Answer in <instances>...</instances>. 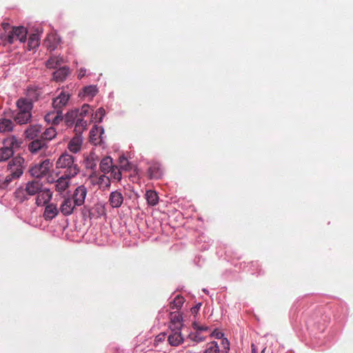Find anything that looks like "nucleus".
<instances>
[{"instance_id": "1", "label": "nucleus", "mask_w": 353, "mask_h": 353, "mask_svg": "<svg viewBox=\"0 0 353 353\" xmlns=\"http://www.w3.org/2000/svg\"><path fill=\"white\" fill-rule=\"evenodd\" d=\"M57 168L65 169V173L68 177H74L79 172V168L77 163H74V158L73 156L67 152L63 153L57 159L56 162Z\"/></svg>"}, {"instance_id": "55", "label": "nucleus", "mask_w": 353, "mask_h": 353, "mask_svg": "<svg viewBox=\"0 0 353 353\" xmlns=\"http://www.w3.org/2000/svg\"><path fill=\"white\" fill-rule=\"evenodd\" d=\"M318 328H319V330H324V327H318Z\"/></svg>"}, {"instance_id": "47", "label": "nucleus", "mask_w": 353, "mask_h": 353, "mask_svg": "<svg viewBox=\"0 0 353 353\" xmlns=\"http://www.w3.org/2000/svg\"><path fill=\"white\" fill-rule=\"evenodd\" d=\"M192 327L194 330H199V331H205L208 330V327H205V326H200L199 325V324L196 323V322H194L192 323Z\"/></svg>"}, {"instance_id": "4", "label": "nucleus", "mask_w": 353, "mask_h": 353, "mask_svg": "<svg viewBox=\"0 0 353 353\" xmlns=\"http://www.w3.org/2000/svg\"><path fill=\"white\" fill-rule=\"evenodd\" d=\"M23 174V169L21 166L16 167L14 170L10 168V172L6 176L0 175V188L6 189L10 183L18 179Z\"/></svg>"}, {"instance_id": "39", "label": "nucleus", "mask_w": 353, "mask_h": 353, "mask_svg": "<svg viewBox=\"0 0 353 353\" xmlns=\"http://www.w3.org/2000/svg\"><path fill=\"white\" fill-rule=\"evenodd\" d=\"M110 172H111V176L115 180L119 181L121 179V172L117 167H113Z\"/></svg>"}, {"instance_id": "12", "label": "nucleus", "mask_w": 353, "mask_h": 353, "mask_svg": "<svg viewBox=\"0 0 353 353\" xmlns=\"http://www.w3.org/2000/svg\"><path fill=\"white\" fill-rule=\"evenodd\" d=\"M89 179L91 180L92 183L98 184L100 186V188L103 190L107 189L110 186V180L109 177L105 174H102L98 177L96 174H92L90 176Z\"/></svg>"}, {"instance_id": "25", "label": "nucleus", "mask_w": 353, "mask_h": 353, "mask_svg": "<svg viewBox=\"0 0 353 353\" xmlns=\"http://www.w3.org/2000/svg\"><path fill=\"white\" fill-rule=\"evenodd\" d=\"M79 117V110H74L68 112L65 117V122L68 126H70L76 123L77 119Z\"/></svg>"}, {"instance_id": "17", "label": "nucleus", "mask_w": 353, "mask_h": 353, "mask_svg": "<svg viewBox=\"0 0 353 353\" xmlns=\"http://www.w3.org/2000/svg\"><path fill=\"white\" fill-rule=\"evenodd\" d=\"M72 177H68L66 174L59 177L55 182V190L59 192H64L69 187V181Z\"/></svg>"}, {"instance_id": "18", "label": "nucleus", "mask_w": 353, "mask_h": 353, "mask_svg": "<svg viewBox=\"0 0 353 353\" xmlns=\"http://www.w3.org/2000/svg\"><path fill=\"white\" fill-rule=\"evenodd\" d=\"M48 146L41 138L33 139L28 145V150L31 153H37L43 148Z\"/></svg>"}, {"instance_id": "30", "label": "nucleus", "mask_w": 353, "mask_h": 353, "mask_svg": "<svg viewBox=\"0 0 353 353\" xmlns=\"http://www.w3.org/2000/svg\"><path fill=\"white\" fill-rule=\"evenodd\" d=\"M14 197L17 200H18L20 203L23 202L28 199V195L27 192L25 191V188L20 187L17 188L14 193Z\"/></svg>"}, {"instance_id": "33", "label": "nucleus", "mask_w": 353, "mask_h": 353, "mask_svg": "<svg viewBox=\"0 0 353 353\" xmlns=\"http://www.w3.org/2000/svg\"><path fill=\"white\" fill-rule=\"evenodd\" d=\"M170 321L172 323H176V325L183 324L182 314L179 312H170Z\"/></svg>"}, {"instance_id": "34", "label": "nucleus", "mask_w": 353, "mask_h": 353, "mask_svg": "<svg viewBox=\"0 0 353 353\" xmlns=\"http://www.w3.org/2000/svg\"><path fill=\"white\" fill-rule=\"evenodd\" d=\"M97 88L94 85H89L83 88V97L92 98L97 93Z\"/></svg>"}, {"instance_id": "45", "label": "nucleus", "mask_w": 353, "mask_h": 353, "mask_svg": "<svg viewBox=\"0 0 353 353\" xmlns=\"http://www.w3.org/2000/svg\"><path fill=\"white\" fill-rule=\"evenodd\" d=\"M8 36H9V32L6 33V32L3 30H0V39L5 43H8V37H7Z\"/></svg>"}, {"instance_id": "28", "label": "nucleus", "mask_w": 353, "mask_h": 353, "mask_svg": "<svg viewBox=\"0 0 353 353\" xmlns=\"http://www.w3.org/2000/svg\"><path fill=\"white\" fill-rule=\"evenodd\" d=\"M40 37L39 34L34 33L30 35L28 38V50H31L39 46Z\"/></svg>"}, {"instance_id": "19", "label": "nucleus", "mask_w": 353, "mask_h": 353, "mask_svg": "<svg viewBox=\"0 0 353 353\" xmlns=\"http://www.w3.org/2000/svg\"><path fill=\"white\" fill-rule=\"evenodd\" d=\"M82 145V138L80 135L76 134L68 143V150L73 152H78L81 148Z\"/></svg>"}, {"instance_id": "3", "label": "nucleus", "mask_w": 353, "mask_h": 353, "mask_svg": "<svg viewBox=\"0 0 353 353\" xmlns=\"http://www.w3.org/2000/svg\"><path fill=\"white\" fill-rule=\"evenodd\" d=\"M53 165L52 162L49 159L34 165L30 168V173L32 176L37 179L41 178L48 174Z\"/></svg>"}, {"instance_id": "13", "label": "nucleus", "mask_w": 353, "mask_h": 353, "mask_svg": "<svg viewBox=\"0 0 353 353\" xmlns=\"http://www.w3.org/2000/svg\"><path fill=\"white\" fill-rule=\"evenodd\" d=\"M123 199L122 193L119 190H115L110 193L108 201L111 207L118 208L121 206Z\"/></svg>"}, {"instance_id": "51", "label": "nucleus", "mask_w": 353, "mask_h": 353, "mask_svg": "<svg viewBox=\"0 0 353 353\" xmlns=\"http://www.w3.org/2000/svg\"><path fill=\"white\" fill-rule=\"evenodd\" d=\"M201 304L199 303L198 305H196V306L193 307L191 308V312L192 314H196L198 312V311L200 309V307H201Z\"/></svg>"}, {"instance_id": "14", "label": "nucleus", "mask_w": 353, "mask_h": 353, "mask_svg": "<svg viewBox=\"0 0 353 353\" xmlns=\"http://www.w3.org/2000/svg\"><path fill=\"white\" fill-rule=\"evenodd\" d=\"M168 341V343L173 347H177L182 344L184 341V338L182 335L181 330L169 332Z\"/></svg>"}, {"instance_id": "52", "label": "nucleus", "mask_w": 353, "mask_h": 353, "mask_svg": "<svg viewBox=\"0 0 353 353\" xmlns=\"http://www.w3.org/2000/svg\"><path fill=\"white\" fill-rule=\"evenodd\" d=\"M251 348H252V353H257V347L256 346L254 345V344H252L251 345Z\"/></svg>"}, {"instance_id": "10", "label": "nucleus", "mask_w": 353, "mask_h": 353, "mask_svg": "<svg viewBox=\"0 0 353 353\" xmlns=\"http://www.w3.org/2000/svg\"><path fill=\"white\" fill-rule=\"evenodd\" d=\"M70 99L69 94L61 91L52 101V106L55 110H59L65 106Z\"/></svg>"}, {"instance_id": "37", "label": "nucleus", "mask_w": 353, "mask_h": 353, "mask_svg": "<svg viewBox=\"0 0 353 353\" xmlns=\"http://www.w3.org/2000/svg\"><path fill=\"white\" fill-rule=\"evenodd\" d=\"M85 166L87 169H95L97 163L95 161L94 157L92 155H90L85 159Z\"/></svg>"}, {"instance_id": "35", "label": "nucleus", "mask_w": 353, "mask_h": 353, "mask_svg": "<svg viewBox=\"0 0 353 353\" xmlns=\"http://www.w3.org/2000/svg\"><path fill=\"white\" fill-rule=\"evenodd\" d=\"M219 347L216 341L208 343L204 353H219Z\"/></svg>"}, {"instance_id": "26", "label": "nucleus", "mask_w": 353, "mask_h": 353, "mask_svg": "<svg viewBox=\"0 0 353 353\" xmlns=\"http://www.w3.org/2000/svg\"><path fill=\"white\" fill-rule=\"evenodd\" d=\"M14 123L10 119H0V132H10L13 130Z\"/></svg>"}, {"instance_id": "11", "label": "nucleus", "mask_w": 353, "mask_h": 353, "mask_svg": "<svg viewBox=\"0 0 353 353\" xmlns=\"http://www.w3.org/2000/svg\"><path fill=\"white\" fill-rule=\"evenodd\" d=\"M36 204L38 206H42L48 204L52 199V192L49 189H42L37 194Z\"/></svg>"}, {"instance_id": "27", "label": "nucleus", "mask_w": 353, "mask_h": 353, "mask_svg": "<svg viewBox=\"0 0 353 353\" xmlns=\"http://www.w3.org/2000/svg\"><path fill=\"white\" fill-rule=\"evenodd\" d=\"M145 198L150 205L154 206L159 202V196L154 190H148L145 194Z\"/></svg>"}, {"instance_id": "49", "label": "nucleus", "mask_w": 353, "mask_h": 353, "mask_svg": "<svg viewBox=\"0 0 353 353\" xmlns=\"http://www.w3.org/2000/svg\"><path fill=\"white\" fill-rule=\"evenodd\" d=\"M222 343H223V347L225 349V353H228V352L230 350L229 341L226 339H224L222 340Z\"/></svg>"}, {"instance_id": "6", "label": "nucleus", "mask_w": 353, "mask_h": 353, "mask_svg": "<svg viewBox=\"0 0 353 353\" xmlns=\"http://www.w3.org/2000/svg\"><path fill=\"white\" fill-rule=\"evenodd\" d=\"M87 188L83 185L78 186L74 190L72 196H70L74 203V205L78 207L83 205L87 195Z\"/></svg>"}, {"instance_id": "5", "label": "nucleus", "mask_w": 353, "mask_h": 353, "mask_svg": "<svg viewBox=\"0 0 353 353\" xmlns=\"http://www.w3.org/2000/svg\"><path fill=\"white\" fill-rule=\"evenodd\" d=\"M28 31L23 26L12 27V30H9L8 43L12 44L16 41L23 43L26 40Z\"/></svg>"}, {"instance_id": "48", "label": "nucleus", "mask_w": 353, "mask_h": 353, "mask_svg": "<svg viewBox=\"0 0 353 353\" xmlns=\"http://www.w3.org/2000/svg\"><path fill=\"white\" fill-rule=\"evenodd\" d=\"M99 130V129L98 128H92L90 130V136L92 140H97V138H95V136L97 135V133L98 132Z\"/></svg>"}, {"instance_id": "46", "label": "nucleus", "mask_w": 353, "mask_h": 353, "mask_svg": "<svg viewBox=\"0 0 353 353\" xmlns=\"http://www.w3.org/2000/svg\"><path fill=\"white\" fill-rule=\"evenodd\" d=\"M1 29H0V30H3L4 32H6V33L8 32L9 30H12V27H10V25L9 23L8 22H3L1 23Z\"/></svg>"}, {"instance_id": "44", "label": "nucleus", "mask_w": 353, "mask_h": 353, "mask_svg": "<svg viewBox=\"0 0 353 353\" xmlns=\"http://www.w3.org/2000/svg\"><path fill=\"white\" fill-rule=\"evenodd\" d=\"M189 337L191 339V340L196 341V342H201L204 340V338L202 336H200L199 334H189Z\"/></svg>"}, {"instance_id": "24", "label": "nucleus", "mask_w": 353, "mask_h": 353, "mask_svg": "<svg viewBox=\"0 0 353 353\" xmlns=\"http://www.w3.org/2000/svg\"><path fill=\"white\" fill-rule=\"evenodd\" d=\"M114 166L112 159L110 157L103 158L100 163V170L104 173H108Z\"/></svg>"}, {"instance_id": "53", "label": "nucleus", "mask_w": 353, "mask_h": 353, "mask_svg": "<svg viewBox=\"0 0 353 353\" xmlns=\"http://www.w3.org/2000/svg\"><path fill=\"white\" fill-rule=\"evenodd\" d=\"M222 335H223V334H222L221 332H218V333H216V336L217 338H219V337L222 336Z\"/></svg>"}, {"instance_id": "15", "label": "nucleus", "mask_w": 353, "mask_h": 353, "mask_svg": "<svg viewBox=\"0 0 353 353\" xmlns=\"http://www.w3.org/2000/svg\"><path fill=\"white\" fill-rule=\"evenodd\" d=\"M59 209H58L56 204L48 203L46 205L43 212V218L46 221H50L55 218L59 214Z\"/></svg>"}, {"instance_id": "31", "label": "nucleus", "mask_w": 353, "mask_h": 353, "mask_svg": "<svg viewBox=\"0 0 353 353\" xmlns=\"http://www.w3.org/2000/svg\"><path fill=\"white\" fill-rule=\"evenodd\" d=\"M63 63L61 57H52L46 62V66L49 68H54Z\"/></svg>"}, {"instance_id": "41", "label": "nucleus", "mask_w": 353, "mask_h": 353, "mask_svg": "<svg viewBox=\"0 0 353 353\" xmlns=\"http://www.w3.org/2000/svg\"><path fill=\"white\" fill-rule=\"evenodd\" d=\"M183 326V324L176 325V323H172L170 321L168 325L169 332H177L179 330H182Z\"/></svg>"}, {"instance_id": "21", "label": "nucleus", "mask_w": 353, "mask_h": 353, "mask_svg": "<svg viewBox=\"0 0 353 353\" xmlns=\"http://www.w3.org/2000/svg\"><path fill=\"white\" fill-rule=\"evenodd\" d=\"M32 118V114L23 112H19L14 116L16 123L23 125L28 123Z\"/></svg>"}, {"instance_id": "2", "label": "nucleus", "mask_w": 353, "mask_h": 353, "mask_svg": "<svg viewBox=\"0 0 353 353\" xmlns=\"http://www.w3.org/2000/svg\"><path fill=\"white\" fill-rule=\"evenodd\" d=\"M21 139L15 136H11L3 141L4 146L0 148V161H5L9 159L14 154V151L21 147Z\"/></svg>"}, {"instance_id": "36", "label": "nucleus", "mask_w": 353, "mask_h": 353, "mask_svg": "<svg viewBox=\"0 0 353 353\" xmlns=\"http://www.w3.org/2000/svg\"><path fill=\"white\" fill-rule=\"evenodd\" d=\"M87 121L83 120V117H78L75 124V131L81 132L82 130L86 129Z\"/></svg>"}, {"instance_id": "54", "label": "nucleus", "mask_w": 353, "mask_h": 353, "mask_svg": "<svg viewBox=\"0 0 353 353\" xmlns=\"http://www.w3.org/2000/svg\"><path fill=\"white\" fill-rule=\"evenodd\" d=\"M265 350H266V347H264V348L262 350V351H261V353H265Z\"/></svg>"}, {"instance_id": "43", "label": "nucleus", "mask_w": 353, "mask_h": 353, "mask_svg": "<svg viewBox=\"0 0 353 353\" xmlns=\"http://www.w3.org/2000/svg\"><path fill=\"white\" fill-rule=\"evenodd\" d=\"M166 337V334L165 332H161L158 334L154 339V345H158L159 343L162 342L165 340Z\"/></svg>"}, {"instance_id": "42", "label": "nucleus", "mask_w": 353, "mask_h": 353, "mask_svg": "<svg viewBox=\"0 0 353 353\" xmlns=\"http://www.w3.org/2000/svg\"><path fill=\"white\" fill-rule=\"evenodd\" d=\"M105 110L103 108H99L94 114V119H98L99 122L102 121L103 117L105 115Z\"/></svg>"}, {"instance_id": "38", "label": "nucleus", "mask_w": 353, "mask_h": 353, "mask_svg": "<svg viewBox=\"0 0 353 353\" xmlns=\"http://www.w3.org/2000/svg\"><path fill=\"white\" fill-rule=\"evenodd\" d=\"M119 165L120 168L124 170H130L131 169V166L128 159L124 157H121L119 158Z\"/></svg>"}, {"instance_id": "8", "label": "nucleus", "mask_w": 353, "mask_h": 353, "mask_svg": "<svg viewBox=\"0 0 353 353\" xmlns=\"http://www.w3.org/2000/svg\"><path fill=\"white\" fill-rule=\"evenodd\" d=\"M25 191L28 196H32L38 194L43 188V183L39 179H33L26 183Z\"/></svg>"}, {"instance_id": "29", "label": "nucleus", "mask_w": 353, "mask_h": 353, "mask_svg": "<svg viewBox=\"0 0 353 353\" xmlns=\"http://www.w3.org/2000/svg\"><path fill=\"white\" fill-rule=\"evenodd\" d=\"M57 131L54 128L50 127L47 128L43 132H41V138L43 141H51L57 136Z\"/></svg>"}, {"instance_id": "22", "label": "nucleus", "mask_w": 353, "mask_h": 353, "mask_svg": "<svg viewBox=\"0 0 353 353\" xmlns=\"http://www.w3.org/2000/svg\"><path fill=\"white\" fill-rule=\"evenodd\" d=\"M69 74V68L68 67H62L57 70L53 73V78L57 81H63L65 79Z\"/></svg>"}, {"instance_id": "50", "label": "nucleus", "mask_w": 353, "mask_h": 353, "mask_svg": "<svg viewBox=\"0 0 353 353\" xmlns=\"http://www.w3.org/2000/svg\"><path fill=\"white\" fill-rule=\"evenodd\" d=\"M86 74V70L84 69V68H81L79 72H78V74H77V78L79 79H82L83 77H85Z\"/></svg>"}, {"instance_id": "7", "label": "nucleus", "mask_w": 353, "mask_h": 353, "mask_svg": "<svg viewBox=\"0 0 353 353\" xmlns=\"http://www.w3.org/2000/svg\"><path fill=\"white\" fill-rule=\"evenodd\" d=\"M77 207L78 206L74 205L72 198L67 196L65 197L61 202L59 210L63 216H69L74 212Z\"/></svg>"}, {"instance_id": "32", "label": "nucleus", "mask_w": 353, "mask_h": 353, "mask_svg": "<svg viewBox=\"0 0 353 353\" xmlns=\"http://www.w3.org/2000/svg\"><path fill=\"white\" fill-rule=\"evenodd\" d=\"M185 301V299L183 296H176L174 299L170 303V309L172 310H174V309H176V310H179L180 309L183 303Z\"/></svg>"}, {"instance_id": "16", "label": "nucleus", "mask_w": 353, "mask_h": 353, "mask_svg": "<svg viewBox=\"0 0 353 353\" xmlns=\"http://www.w3.org/2000/svg\"><path fill=\"white\" fill-rule=\"evenodd\" d=\"M17 107L19 112L31 113L33 105L31 100L21 98L17 101Z\"/></svg>"}, {"instance_id": "40", "label": "nucleus", "mask_w": 353, "mask_h": 353, "mask_svg": "<svg viewBox=\"0 0 353 353\" xmlns=\"http://www.w3.org/2000/svg\"><path fill=\"white\" fill-rule=\"evenodd\" d=\"M90 107L88 104L82 105L80 112H79V117H83L90 113Z\"/></svg>"}, {"instance_id": "9", "label": "nucleus", "mask_w": 353, "mask_h": 353, "mask_svg": "<svg viewBox=\"0 0 353 353\" xmlns=\"http://www.w3.org/2000/svg\"><path fill=\"white\" fill-rule=\"evenodd\" d=\"M42 126L39 124L30 125L24 132L25 137L29 140L41 138Z\"/></svg>"}, {"instance_id": "20", "label": "nucleus", "mask_w": 353, "mask_h": 353, "mask_svg": "<svg viewBox=\"0 0 353 353\" xmlns=\"http://www.w3.org/2000/svg\"><path fill=\"white\" fill-rule=\"evenodd\" d=\"M148 174L150 179H159L163 175V169L158 163L152 164L148 168Z\"/></svg>"}, {"instance_id": "23", "label": "nucleus", "mask_w": 353, "mask_h": 353, "mask_svg": "<svg viewBox=\"0 0 353 353\" xmlns=\"http://www.w3.org/2000/svg\"><path fill=\"white\" fill-rule=\"evenodd\" d=\"M45 120L48 122L52 121L53 125L59 124L63 120L61 110H57V113L55 115L54 113L47 114L45 117Z\"/></svg>"}]
</instances>
